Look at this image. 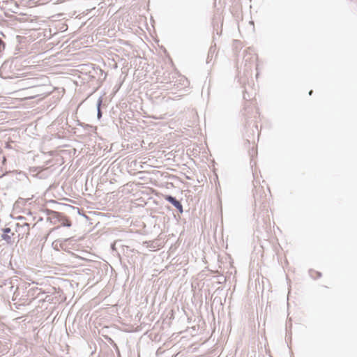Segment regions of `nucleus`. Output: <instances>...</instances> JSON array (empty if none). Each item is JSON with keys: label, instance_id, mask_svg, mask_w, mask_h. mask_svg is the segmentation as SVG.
<instances>
[{"label": "nucleus", "instance_id": "nucleus-25", "mask_svg": "<svg viewBox=\"0 0 357 357\" xmlns=\"http://www.w3.org/2000/svg\"><path fill=\"white\" fill-rule=\"evenodd\" d=\"M312 93H313V91H312V90H310V91H309V95H310V96H311V95L312 94Z\"/></svg>", "mask_w": 357, "mask_h": 357}, {"label": "nucleus", "instance_id": "nucleus-1", "mask_svg": "<svg viewBox=\"0 0 357 357\" xmlns=\"http://www.w3.org/2000/svg\"><path fill=\"white\" fill-rule=\"evenodd\" d=\"M47 220L52 225L60 224V226L54 227L52 231L56 230L61 227H70L72 226V222L63 213L61 212L58 211V215H54L51 218H47Z\"/></svg>", "mask_w": 357, "mask_h": 357}, {"label": "nucleus", "instance_id": "nucleus-19", "mask_svg": "<svg viewBox=\"0 0 357 357\" xmlns=\"http://www.w3.org/2000/svg\"><path fill=\"white\" fill-rule=\"evenodd\" d=\"M105 339L107 340V341L109 343H110V342H112V340H112V338H111V337H109V336H106V337H105Z\"/></svg>", "mask_w": 357, "mask_h": 357}, {"label": "nucleus", "instance_id": "nucleus-8", "mask_svg": "<svg viewBox=\"0 0 357 357\" xmlns=\"http://www.w3.org/2000/svg\"><path fill=\"white\" fill-rule=\"evenodd\" d=\"M12 63H13V61L6 60L2 63L1 68H0V76L1 77H3V78L6 77L3 75L5 73H8V71L11 68Z\"/></svg>", "mask_w": 357, "mask_h": 357}, {"label": "nucleus", "instance_id": "nucleus-7", "mask_svg": "<svg viewBox=\"0 0 357 357\" xmlns=\"http://www.w3.org/2000/svg\"><path fill=\"white\" fill-rule=\"evenodd\" d=\"M49 203L56 205L55 208L56 209L61 210V209H62L61 207H63L67 209H72V210L76 211L79 214H80L79 213L80 209L78 207L72 206L70 205L66 204L59 203V202H56L55 200H50Z\"/></svg>", "mask_w": 357, "mask_h": 357}, {"label": "nucleus", "instance_id": "nucleus-10", "mask_svg": "<svg viewBox=\"0 0 357 357\" xmlns=\"http://www.w3.org/2000/svg\"><path fill=\"white\" fill-rule=\"evenodd\" d=\"M103 98L100 96L97 100L96 102V109H97V119L100 120L102 116V112L101 110V107L102 105Z\"/></svg>", "mask_w": 357, "mask_h": 357}, {"label": "nucleus", "instance_id": "nucleus-20", "mask_svg": "<svg viewBox=\"0 0 357 357\" xmlns=\"http://www.w3.org/2000/svg\"><path fill=\"white\" fill-rule=\"evenodd\" d=\"M115 351H116V356H119V354H121L119 347L115 349Z\"/></svg>", "mask_w": 357, "mask_h": 357}, {"label": "nucleus", "instance_id": "nucleus-9", "mask_svg": "<svg viewBox=\"0 0 357 357\" xmlns=\"http://www.w3.org/2000/svg\"><path fill=\"white\" fill-rule=\"evenodd\" d=\"M1 12L3 14V16L7 17L10 18V20L12 21L16 20V21H19L20 22H22L24 20V17H23V15L22 17H17L13 14H10V11L1 10Z\"/></svg>", "mask_w": 357, "mask_h": 357}, {"label": "nucleus", "instance_id": "nucleus-31", "mask_svg": "<svg viewBox=\"0 0 357 357\" xmlns=\"http://www.w3.org/2000/svg\"><path fill=\"white\" fill-rule=\"evenodd\" d=\"M28 214H29V215H32L31 212H29V213H28Z\"/></svg>", "mask_w": 357, "mask_h": 357}, {"label": "nucleus", "instance_id": "nucleus-27", "mask_svg": "<svg viewBox=\"0 0 357 357\" xmlns=\"http://www.w3.org/2000/svg\"><path fill=\"white\" fill-rule=\"evenodd\" d=\"M42 220H43V218H40L38 221H42Z\"/></svg>", "mask_w": 357, "mask_h": 357}, {"label": "nucleus", "instance_id": "nucleus-21", "mask_svg": "<svg viewBox=\"0 0 357 357\" xmlns=\"http://www.w3.org/2000/svg\"><path fill=\"white\" fill-rule=\"evenodd\" d=\"M112 347L114 349H116V348H118V345H117V344H116V343H114V345H112Z\"/></svg>", "mask_w": 357, "mask_h": 357}, {"label": "nucleus", "instance_id": "nucleus-23", "mask_svg": "<svg viewBox=\"0 0 357 357\" xmlns=\"http://www.w3.org/2000/svg\"><path fill=\"white\" fill-rule=\"evenodd\" d=\"M17 219H18V220H24V219H26V218H25V217H23V216H19V217L17 218Z\"/></svg>", "mask_w": 357, "mask_h": 357}, {"label": "nucleus", "instance_id": "nucleus-3", "mask_svg": "<svg viewBox=\"0 0 357 357\" xmlns=\"http://www.w3.org/2000/svg\"><path fill=\"white\" fill-rule=\"evenodd\" d=\"M1 10L10 11L12 13H17L19 6L14 0H0Z\"/></svg>", "mask_w": 357, "mask_h": 357}, {"label": "nucleus", "instance_id": "nucleus-12", "mask_svg": "<svg viewBox=\"0 0 357 357\" xmlns=\"http://www.w3.org/2000/svg\"><path fill=\"white\" fill-rule=\"evenodd\" d=\"M308 273L310 278H312L314 280L319 279L322 276V273L320 271H317L314 269H310Z\"/></svg>", "mask_w": 357, "mask_h": 357}, {"label": "nucleus", "instance_id": "nucleus-4", "mask_svg": "<svg viewBox=\"0 0 357 357\" xmlns=\"http://www.w3.org/2000/svg\"><path fill=\"white\" fill-rule=\"evenodd\" d=\"M163 198L165 201L174 206L178 212L181 214L183 213V208L181 202L176 199V197L172 195H164Z\"/></svg>", "mask_w": 357, "mask_h": 357}, {"label": "nucleus", "instance_id": "nucleus-16", "mask_svg": "<svg viewBox=\"0 0 357 357\" xmlns=\"http://www.w3.org/2000/svg\"><path fill=\"white\" fill-rule=\"evenodd\" d=\"M6 47V43L1 38H0V57L1 56L2 52L4 51Z\"/></svg>", "mask_w": 357, "mask_h": 357}, {"label": "nucleus", "instance_id": "nucleus-32", "mask_svg": "<svg viewBox=\"0 0 357 357\" xmlns=\"http://www.w3.org/2000/svg\"><path fill=\"white\" fill-rule=\"evenodd\" d=\"M117 357H121V354H120L119 356H116Z\"/></svg>", "mask_w": 357, "mask_h": 357}, {"label": "nucleus", "instance_id": "nucleus-22", "mask_svg": "<svg viewBox=\"0 0 357 357\" xmlns=\"http://www.w3.org/2000/svg\"><path fill=\"white\" fill-rule=\"evenodd\" d=\"M66 0H56V2L57 3H63L64 1H66Z\"/></svg>", "mask_w": 357, "mask_h": 357}, {"label": "nucleus", "instance_id": "nucleus-28", "mask_svg": "<svg viewBox=\"0 0 357 357\" xmlns=\"http://www.w3.org/2000/svg\"><path fill=\"white\" fill-rule=\"evenodd\" d=\"M99 70H100V73H103V71L102 70L101 68H99Z\"/></svg>", "mask_w": 357, "mask_h": 357}, {"label": "nucleus", "instance_id": "nucleus-24", "mask_svg": "<svg viewBox=\"0 0 357 357\" xmlns=\"http://www.w3.org/2000/svg\"><path fill=\"white\" fill-rule=\"evenodd\" d=\"M114 343H116V342H115L114 340H112V342H111L109 344H111V346H112V345H114Z\"/></svg>", "mask_w": 357, "mask_h": 357}, {"label": "nucleus", "instance_id": "nucleus-13", "mask_svg": "<svg viewBox=\"0 0 357 357\" xmlns=\"http://www.w3.org/2000/svg\"><path fill=\"white\" fill-rule=\"evenodd\" d=\"M126 119V114L124 113H121L119 117V119L117 121H116L114 119H112V123L114 127L118 128H119V123L121 124L123 123V120Z\"/></svg>", "mask_w": 357, "mask_h": 357}, {"label": "nucleus", "instance_id": "nucleus-5", "mask_svg": "<svg viewBox=\"0 0 357 357\" xmlns=\"http://www.w3.org/2000/svg\"><path fill=\"white\" fill-rule=\"evenodd\" d=\"M10 175L12 177L14 176H16L15 178L18 181H22L24 178H26V174L24 173L22 171L18 172L17 170H13V171H6L4 173H3L1 175H0V179L3 178V177Z\"/></svg>", "mask_w": 357, "mask_h": 357}, {"label": "nucleus", "instance_id": "nucleus-11", "mask_svg": "<svg viewBox=\"0 0 357 357\" xmlns=\"http://www.w3.org/2000/svg\"><path fill=\"white\" fill-rule=\"evenodd\" d=\"M30 225L29 223H24L22 225H20V224H16V227H17V231H19V232H26L27 233V234H29V229H30Z\"/></svg>", "mask_w": 357, "mask_h": 357}, {"label": "nucleus", "instance_id": "nucleus-6", "mask_svg": "<svg viewBox=\"0 0 357 357\" xmlns=\"http://www.w3.org/2000/svg\"><path fill=\"white\" fill-rule=\"evenodd\" d=\"M2 234H1V238L4 240L8 244H12L13 240H12V236L14 235L13 233L12 235H8L9 233L11 232V229L10 227H4L1 229Z\"/></svg>", "mask_w": 357, "mask_h": 357}, {"label": "nucleus", "instance_id": "nucleus-29", "mask_svg": "<svg viewBox=\"0 0 357 357\" xmlns=\"http://www.w3.org/2000/svg\"><path fill=\"white\" fill-rule=\"evenodd\" d=\"M167 208H168L169 210H170V209H171V208H170V206H167Z\"/></svg>", "mask_w": 357, "mask_h": 357}, {"label": "nucleus", "instance_id": "nucleus-18", "mask_svg": "<svg viewBox=\"0 0 357 357\" xmlns=\"http://www.w3.org/2000/svg\"><path fill=\"white\" fill-rule=\"evenodd\" d=\"M253 196H254V199H255V206L257 205L258 203L260 204V197L261 196H259V197H257V194L256 193H254L253 194Z\"/></svg>", "mask_w": 357, "mask_h": 357}, {"label": "nucleus", "instance_id": "nucleus-14", "mask_svg": "<svg viewBox=\"0 0 357 357\" xmlns=\"http://www.w3.org/2000/svg\"><path fill=\"white\" fill-rule=\"evenodd\" d=\"M219 21L220 17L218 18L216 16L213 17L212 24L214 30H218ZM216 33L217 35L220 36L222 34V29L220 31H217Z\"/></svg>", "mask_w": 357, "mask_h": 357}, {"label": "nucleus", "instance_id": "nucleus-30", "mask_svg": "<svg viewBox=\"0 0 357 357\" xmlns=\"http://www.w3.org/2000/svg\"><path fill=\"white\" fill-rule=\"evenodd\" d=\"M243 98H244V99H246V97H245V94L243 95Z\"/></svg>", "mask_w": 357, "mask_h": 357}, {"label": "nucleus", "instance_id": "nucleus-26", "mask_svg": "<svg viewBox=\"0 0 357 357\" xmlns=\"http://www.w3.org/2000/svg\"><path fill=\"white\" fill-rule=\"evenodd\" d=\"M20 200H24V199L21 197H19L18 202H20Z\"/></svg>", "mask_w": 357, "mask_h": 357}, {"label": "nucleus", "instance_id": "nucleus-2", "mask_svg": "<svg viewBox=\"0 0 357 357\" xmlns=\"http://www.w3.org/2000/svg\"><path fill=\"white\" fill-rule=\"evenodd\" d=\"M76 240L74 237L61 238L57 241L56 244L54 247L55 250H62L67 252L69 254L74 255V254L70 250V245L74 244Z\"/></svg>", "mask_w": 357, "mask_h": 357}, {"label": "nucleus", "instance_id": "nucleus-15", "mask_svg": "<svg viewBox=\"0 0 357 357\" xmlns=\"http://www.w3.org/2000/svg\"><path fill=\"white\" fill-rule=\"evenodd\" d=\"M43 212L47 215V218H51L54 215H58V211L50 208H45Z\"/></svg>", "mask_w": 357, "mask_h": 357}, {"label": "nucleus", "instance_id": "nucleus-17", "mask_svg": "<svg viewBox=\"0 0 357 357\" xmlns=\"http://www.w3.org/2000/svg\"><path fill=\"white\" fill-rule=\"evenodd\" d=\"M215 43L214 44V45H211L210 49H209V51H208V59L210 57V56H213V54L215 52Z\"/></svg>", "mask_w": 357, "mask_h": 357}]
</instances>
